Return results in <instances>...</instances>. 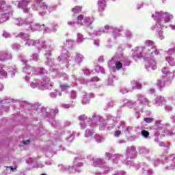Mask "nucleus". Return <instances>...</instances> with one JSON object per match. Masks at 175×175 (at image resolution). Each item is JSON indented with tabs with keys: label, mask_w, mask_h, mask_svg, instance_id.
Wrapping results in <instances>:
<instances>
[{
	"label": "nucleus",
	"mask_w": 175,
	"mask_h": 175,
	"mask_svg": "<svg viewBox=\"0 0 175 175\" xmlns=\"http://www.w3.org/2000/svg\"><path fill=\"white\" fill-rule=\"evenodd\" d=\"M77 24H80V25H84V24H88L90 23V18H85L83 14L79 15L77 17Z\"/></svg>",
	"instance_id": "1"
},
{
	"label": "nucleus",
	"mask_w": 175,
	"mask_h": 175,
	"mask_svg": "<svg viewBox=\"0 0 175 175\" xmlns=\"http://www.w3.org/2000/svg\"><path fill=\"white\" fill-rule=\"evenodd\" d=\"M106 8V1L105 0H98V9L99 12H104Z\"/></svg>",
	"instance_id": "2"
},
{
	"label": "nucleus",
	"mask_w": 175,
	"mask_h": 175,
	"mask_svg": "<svg viewBox=\"0 0 175 175\" xmlns=\"http://www.w3.org/2000/svg\"><path fill=\"white\" fill-rule=\"evenodd\" d=\"M73 13L77 14V13H81V7L80 6H76L75 8H72Z\"/></svg>",
	"instance_id": "3"
},
{
	"label": "nucleus",
	"mask_w": 175,
	"mask_h": 175,
	"mask_svg": "<svg viewBox=\"0 0 175 175\" xmlns=\"http://www.w3.org/2000/svg\"><path fill=\"white\" fill-rule=\"evenodd\" d=\"M75 61L77 64H80L83 61V56L81 55H77L75 57Z\"/></svg>",
	"instance_id": "4"
},
{
	"label": "nucleus",
	"mask_w": 175,
	"mask_h": 175,
	"mask_svg": "<svg viewBox=\"0 0 175 175\" xmlns=\"http://www.w3.org/2000/svg\"><path fill=\"white\" fill-rule=\"evenodd\" d=\"M142 136H144V137H148V136H150V132L146 131V130H144L141 132Z\"/></svg>",
	"instance_id": "5"
},
{
	"label": "nucleus",
	"mask_w": 175,
	"mask_h": 175,
	"mask_svg": "<svg viewBox=\"0 0 175 175\" xmlns=\"http://www.w3.org/2000/svg\"><path fill=\"white\" fill-rule=\"evenodd\" d=\"M116 69L120 70V69H121V68H122V63H121L120 62H117L116 63Z\"/></svg>",
	"instance_id": "6"
},
{
	"label": "nucleus",
	"mask_w": 175,
	"mask_h": 175,
	"mask_svg": "<svg viewBox=\"0 0 175 175\" xmlns=\"http://www.w3.org/2000/svg\"><path fill=\"white\" fill-rule=\"evenodd\" d=\"M77 37H78V42H83V40H84V38H83V34L79 33L77 34Z\"/></svg>",
	"instance_id": "7"
},
{
	"label": "nucleus",
	"mask_w": 175,
	"mask_h": 175,
	"mask_svg": "<svg viewBox=\"0 0 175 175\" xmlns=\"http://www.w3.org/2000/svg\"><path fill=\"white\" fill-rule=\"evenodd\" d=\"M144 121H145V122L150 124V123L152 122V121H154V119L151 118H145Z\"/></svg>",
	"instance_id": "8"
},
{
	"label": "nucleus",
	"mask_w": 175,
	"mask_h": 175,
	"mask_svg": "<svg viewBox=\"0 0 175 175\" xmlns=\"http://www.w3.org/2000/svg\"><path fill=\"white\" fill-rule=\"evenodd\" d=\"M60 88L62 91H65V90H68V88H69V86L68 85H60Z\"/></svg>",
	"instance_id": "9"
},
{
	"label": "nucleus",
	"mask_w": 175,
	"mask_h": 175,
	"mask_svg": "<svg viewBox=\"0 0 175 175\" xmlns=\"http://www.w3.org/2000/svg\"><path fill=\"white\" fill-rule=\"evenodd\" d=\"M100 165V163H102V161L100 159H96V161H94V166H98V165Z\"/></svg>",
	"instance_id": "10"
},
{
	"label": "nucleus",
	"mask_w": 175,
	"mask_h": 175,
	"mask_svg": "<svg viewBox=\"0 0 175 175\" xmlns=\"http://www.w3.org/2000/svg\"><path fill=\"white\" fill-rule=\"evenodd\" d=\"M120 135H121V131H120V130L116 131L115 132V136H116V137H118V136H120Z\"/></svg>",
	"instance_id": "11"
},
{
	"label": "nucleus",
	"mask_w": 175,
	"mask_h": 175,
	"mask_svg": "<svg viewBox=\"0 0 175 175\" xmlns=\"http://www.w3.org/2000/svg\"><path fill=\"white\" fill-rule=\"evenodd\" d=\"M5 57H3V55H1V59H2L3 61H5V59H8V54H5Z\"/></svg>",
	"instance_id": "12"
},
{
	"label": "nucleus",
	"mask_w": 175,
	"mask_h": 175,
	"mask_svg": "<svg viewBox=\"0 0 175 175\" xmlns=\"http://www.w3.org/2000/svg\"><path fill=\"white\" fill-rule=\"evenodd\" d=\"M92 81H99V78L94 77L92 79Z\"/></svg>",
	"instance_id": "13"
},
{
	"label": "nucleus",
	"mask_w": 175,
	"mask_h": 175,
	"mask_svg": "<svg viewBox=\"0 0 175 175\" xmlns=\"http://www.w3.org/2000/svg\"><path fill=\"white\" fill-rule=\"evenodd\" d=\"M135 85H137V88H138V90H140L142 88V85H140V83H137V82H136Z\"/></svg>",
	"instance_id": "14"
},
{
	"label": "nucleus",
	"mask_w": 175,
	"mask_h": 175,
	"mask_svg": "<svg viewBox=\"0 0 175 175\" xmlns=\"http://www.w3.org/2000/svg\"><path fill=\"white\" fill-rule=\"evenodd\" d=\"M29 143H30L29 140L23 141V144H25V145L29 144Z\"/></svg>",
	"instance_id": "15"
},
{
	"label": "nucleus",
	"mask_w": 175,
	"mask_h": 175,
	"mask_svg": "<svg viewBox=\"0 0 175 175\" xmlns=\"http://www.w3.org/2000/svg\"><path fill=\"white\" fill-rule=\"evenodd\" d=\"M96 139L97 140H101V139H102V137L100 136V135H97V136H96Z\"/></svg>",
	"instance_id": "16"
},
{
	"label": "nucleus",
	"mask_w": 175,
	"mask_h": 175,
	"mask_svg": "<svg viewBox=\"0 0 175 175\" xmlns=\"http://www.w3.org/2000/svg\"><path fill=\"white\" fill-rule=\"evenodd\" d=\"M122 29H115V32L117 33V32H122Z\"/></svg>",
	"instance_id": "17"
},
{
	"label": "nucleus",
	"mask_w": 175,
	"mask_h": 175,
	"mask_svg": "<svg viewBox=\"0 0 175 175\" xmlns=\"http://www.w3.org/2000/svg\"><path fill=\"white\" fill-rule=\"evenodd\" d=\"M5 3V1L0 0V6H2Z\"/></svg>",
	"instance_id": "18"
},
{
	"label": "nucleus",
	"mask_w": 175,
	"mask_h": 175,
	"mask_svg": "<svg viewBox=\"0 0 175 175\" xmlns=\"http://www.w3.org/2000/svg\"><path fill=\"white\" fill-rule=\"evenodd\" d=\"M150 91L152 94H154V92H155V90L154 89H150Z\"/></svg>",
	"instance_id": "19"
},
{
	"label": "nucleus",
	"mask_w": 175,
	"mask_h": 175,
	"mask_svg": "<svg viewBox=\"0 0 175 175\" xmlns=\"http://www.w3.org/2000/svg\"><path fill=\"white\" fill-rule=\"evenodd\" d=\"M10 169H11V170L13 172V170H14V168L12 166L10 167Z\"/></svg>",
	"instance_id": "20"
},
{
	"label": "nucleus",
	"mask_w": 175,
	"mask_h": 175,
	"mask_svg": "<svg viewBox=\"0 0 175 175\" xmlns=\"http://www.w3.org/2000/svg\"><path fill=\"white\" fill-rule=\"evenodd\" d=\"M55 113H58V109H55Z\"/></svg>",
	"instance_id": "21"
},
{
	"label": "nucleus",
	"mask_w": 175,
	"mask_h": 175,
	"mask_svg": "<svg viewBox=\"0 0 175 175\" xmlns=\"http://www.w3.org/2000/svg\"><path fill=\"white\" fill-rule=\"evenodd\" d=\"M40 175H46V174H41Z\"/></svg>",
	"instance_id": "22"
},
{
	"label": "nucleus",
	"mask_w": 175,
	"mask_h": 175,
	"mask_svg": "<svg viewBox=\"0 0 175 175\" xmlns=\"http://www.w3.org/2000/svg\"><path fill=\"white\" fill-rule=\"evenodd\" d=\"M133 90H136V88H135V87H133Z\"/></svg>",
	"instance_id": "23"
},
{
	"label": "nucleus",
	"mask_w": 175,
	"mask_h": 175,
	"mask_svg": "<svg viewBox=\"0 0 175 175\" xmlns=\"http://www.w3.org/2000/svg\"><path fill=\"white\" fill-rule=\"evenodd\" d=\"M14 169H17V167H15Z\"/></svg>",
	"instance_id": "24"
},
{
	"label": "nucleus",
	"mask_w": 175,
	"mask_h": 175,
	"mask_svg": "<svg viewBox=\"0 0 175 175\" xmlns=\"http://www.w3.org/2000/svg\"><path fill=\"white\" fill-rule=\"evenodd\" d=\"M157 14H159V13H157Z\"/></svg>",
	"instance_id": "25"
}]
</instances>
